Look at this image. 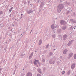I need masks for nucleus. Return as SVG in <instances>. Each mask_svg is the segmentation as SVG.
<instances>
[{
  "mask_svg": "<svg viewBox=\"0 0 76 76\" xmlns=\"http://www.w3.org/2000/svg\"><path fill=\"white\" fill-rule=\"evenodd\" d=\"M57 7L60 10H62L64 8V5H63V4H61L58 5Z\"/></svg>",
  "mask_w": 76,
  "mask_h": 76,
  "instance_id": "1",
  "label": "nucleus"
},
{
  "mask_svg": "<svg viewBox=\"0 0 76 76\" xmlns=\"http://www.w3.org/2000/svg\"><path fill=\"white\" fill-rule=\"evenodd\" d=\"M55 62L56 61H55L53 59H50L49 61V63L51 64H54Z\"/></svg>",
  "mask_w": 76,
  "mask_h": 76,
  "instance_id": "2",
  "label": "nucleus"
},
{
  "mask_svg": "<svg viewBox=\"0 0 76 76\" xmlns=\"http://www.w3.org/2000/svg\"><path fill=\"white\" fill-rule=\"evenodd\" d=\"M73 42H74V40H72L69 41L67 44L68 46H70L73 44Z\"/></svg>",
  "mask_w": 76,
  "mask_h": 76,
  "instance_id": "3",
  "label": "nucleus"
},
{
  "mask_svg": "<svg viewBox=\"0 0 76 76\" xmlns=\"http://www.w3.org/2000/svg\"><path fill=\"white\" fill-rule=\"evenodd\" d=\"M60 23L62 25L67 24V23L65 21L63 20H61Z\"/></svg>",
  "mask_w": 76,
  "mask_h": 76,
  "instance_id": "4",
  "label": "nucleus"
},
{
  "mask_svg": "<svg viewBox=\"0 0 76 76\" xmlns=\"http://www.w3.org/2000/svg\"><path fill=\"white\" fill-rule=\"evenodd\" d=\"M67 35L66 34H64L63 36V39L64 41H66V39H67Z\"/></svg>",
  "mask_w": 76,
  "mask_h": 76,
  "instance_id": "5",
  "label": "nucleus"
},
{
  "mask_svg": "<svg viewBox=\"0 0 76 76\" xmlns=\"http://www.w3.org/2000/svg\"><path fill=\"white\" fill-rule=\"evenodd\" d=\"M37 71L40 74H42V71H41V69L40 68H38L37 69Z\"/></svg>",
  "mask_w": 76,
  "mask_h": 76,
  "instance_id": "6",
  "label": "nucleus"
},
{
  "mask_svg": "<svg viewBox=\"0 0 76 76\" xmlns=\"http://www.w3.org/2000/svg\"><path fill=\"white\" fill-rule=\"evenodd\" d=\"M75 66H76V64L75 63L71 65V68L72 69H74L75 67Z\"/></svg>",
  "mask_w": 76,
  "mask_h": 76,
  "instance_id": "7",
  "label": "nucleus"
},
{
  "mask_svg": "<svg viewBox=\"0 0 76 76\" xmlns=\"http://www.w3.org/2000/svg\"><path fill=\"white\" fill-rule=\"evenodd\" d=\"M26 76H32V74L31 72H28L27 73Z\"/></svg>",
  "mask_w": 76,
  "mask_h": 76,
  "instance_id": "8",
  "label": "nucleus"
},
{
  "mask_svg": "<svg viewBox=\"0 0 76 76\" xmlns=\"http://www.w3.org/2000/svg\"><path fill=\"white\" fill-rule=\"evenodd\" d=\"M44 2H42L40 4V7L42 8V7H44Z\"/></svg>",
  "mask_w": 76,
  "mask_h": 76,
  "instance_id": "9",
  "label": "nucleus"
},
{
  "mask_svg": "<svg viewBox=\"0 0 76 76\" xmlns=\"http://www.w3.org/2000/svg\"><path fill=\"white\" fill-rule=\"evenodd\" d=\"M33 56V52H32L29 56V59H31V58H32V57Z\"/></svg>",
  "mask_w": 76,
  "mask_h": 76,
  "instance_id": "10",
  "label": "nucleus"
},
{
  "mask_svg": "<svg viewBox=\"0 0 76 76\" xmlns=\"http://www.w3.org/2000/svg\"><path fill=\"white\" fill-rule=\"evenodd\" d=\"M39 60H35V61L34 62V64H35V65H37V62H38Z\"/></svg>",
  "mask_w": 76,
  "mask_h": 76,
  "instance_id": "11",
  "label": "nucleus"
},
{
  "mask_svg": "<svg viewBox=\"0 0 76 76\" xmlns=\"http://www.w3.org/2000/svg\"><path fill=\"white\" fill-rule=\"evenodd\" d=\"M55 26H56V24H53L51 26V28L52 29H54V28H55Z\"/></svg>",
  "mask_w": 76,
  "mask_h": 76,
  "instance_id": "12",
  "label": "nucleus"
},
{
  "mask_svg": "<svg viewBox=\"0 0 76 76\" xmlns=\"http://www.w3.org/2000/svg\"><path fill=\"white\" fill-rule=\"evenodd\" d=\"M32 12V10H30L27 11V14H30Z\"/></svg>",
  "mask_w": 76,
  "mask_h": 76,
  "instance_id": "13",
  "label": "nucleus"
},
{
  "mask_svg": "<svg viewBox=\"0 0 76 76\" xmlns=\"http://www.w3.org/2000/svg\"><path fill=\"white\" fill-rule=\"evenodd\" d=\"M67 50H64L63 54H66V52L67 51Z\"/></svg>",
  "mask_w": 76,
  "mask_h": 76,
  "instance_id": "14",
  "label": "nucleus"
},
{
  "mask_svg": "<svg viewBox=\"0 0 76 76\" xmlns=\"http://www.w3.org/2000/svg\"><path fill=\"white\" fill-rule=\"evenodd\" d=\"M42 44V40L40 39L39 42V44L40 45Z\"/></svg>",
  "mask_w": 76,
  "mask_h": 76,
  "instance_id": "15",
  "label": "nucleus"
},
{
  "mask_svg": "<svg viewBox=\"0 0 76 76\" xmlns=\"http://www.w3.org/2000/svg\"><path fill=\"white\" fill-rule=\"evenodd\" d=\"M67 28V26H64L62 27V29L63 30H65Z\"/></svg>",
  "mask_w": 76,
  "mask_h": 76,
  "instance_id": "16",
  "label": "nucleus"
},
{
  "mask_svg": "<svg viewBox=\"0 0 76 76\" xmlns=\"http://www.w3.org/2000/svg\"><path fill=\"white\" fill-rule=\"evenodd\" d=\"M73 53H70L69 55V57H72L73 56Z\"/></svg>",
  "mask_w": 76,
  "mask_h": 76,
  "instance_id": "17",
  "label": "nucleus"
},
{
  "mask_svg": "<svg viewBox=\"0 0 76 76\" xmlns=\"http://www.w3.org/2000/svg\"><path fill=\"white\" fill-rule=\"evenodd\" d=\"M71 73V70H69L67 72V75H70Z\"/></svg>",
  "mask_w": 76,
  "mask_h": 76,
  "instance_id": "18",
  "label": "nucleus"
},
{
  "mask_svg": "<svg viewBox=\"0 0 76 76\" xmlns=\"http://www.w3.org/2000/svg\"><path fill=\"white\" fill-rule=\"evenodd\" d=\"M13 7H12L11 9H10L9 10V12L10 13L11 12V11L13 10Z\"/></svg>",
  "mask_w": 76,
  "mask_h": 76,
  "instance_id": "19",
  "label": "nucleus"
},
{
  "mask_svg": "<svg viewBox=\"0 0 76 76\" xmlns=\"http://www.w3.org/2000/svg\"><path fill=\"white\" fill-rule=\"evenodd\" d=\"M65 4L67 6H69V4H70V3L69 2H66Z\"/></svg>",
  "mask_w": 76,
  "mask_h": 76,
  "instance_id": "20",
  "label": "nucleus"
},
{
  "mask_svg": "<svg viewBox=\"0 0 76 76\" xmlns=\"http://www.w3.org/2000/svg\"><path fill=\"white\" fill-rule=\"evenodd\" d=\"M49 55L50 56H53V52H50L49 53Z\"/></svg>",
  "mask_w": 76,
  "mask_h": 76,
  "instance_id": "21",
  "label": "nucleus"
},
{
  "mask_svg": "<svg viewBox=\"0 0 76 76\" xmlns=\"http://www.w3.org/2000/svg\"><path fill=\"white\" fill-rule=\"evenodd\" d=\"M42 61L43 63H45V60L44 58L42 59Z\"/></svg>",
  "mask_w": 76,
  "mask_h": 76,
  "instance_id": "22",
  "label": "nucleus"
},
{
  "mask_svg": "<svg viewBox=\"0 0 76 76\" xmlns=\"http://www.w3.org/2000/svg\"><path fill=\"white\" fill-rule=\"evenodd\" d=\"M46 70V68H44L43 69V72H45V70Z\"/></svg>",
  "mask_w": 76,
  "mask_h": 76,
  "instance_id": "23",
  "label": "nucleus"
},
{
  "mask_svg": "<svg viewBox=\"0 0 76 76\" xmlns=\"http://www.w3.org/2000/svg\"><path fill=\"white\" fill-rule=\"evenodd\" d=\"M22 54L21 55V56H24V55H25V53H23V52H22Z\"/></svg>",
  "mask_w": 76,
  "mask_h": 76,
  "instance_id": "24",
  "label": "nucleus"
},
{
  "mask_svg": "<svg viewBox=\"0 0 76 76\" xmlns=\"http://www.w3.org/2000/svg\"><path fill=\"white\" fill-rule=\"evenodd\" d=\"M48 46H49V45H47L46 46V48H48Z\"/></svg>",
  "mask_w": 76,
  "mask_h": 76,
  "instance_id": "25",
  "label": "nucleus"
},
{
  "mask_svg": "<svg viewBox=\"0 0 76 76\" xmlns=\"http://www.w3.org/2000/svg\"><path fill=\"white\" fill-rule=\"evenodd\" d=\"M72 22L73 23H76V20H73V21H72Z\"/></svg>",
  "mask_w": 76,
  "mask_h": 76,
  "instance_id": "26",
  "label": "nucleus"
},
{
  "mask_svg": "<svg viewBox=\"0 0 76 76\" xmlns=\"http://www.w3.org/2000/svg\"><path fill=\"white\" fill-rule=\"evenodd\" d=\"M64 73H65V71L62 72H61L62 75H64Z\"/></svg>",
  "mask_w": 76,
  "mask_h": 76,
  "instance_id": "27",
  "label": "nucleus"
},
{
  "mask_svg": "<svg viewBox=\"0 0 76 76\" xmlns=\"http://www.w3.org/2000/svg\"><path fill=\"white\" fill-rule=\"evenodd\" d=\"M1 14H3V11H1L0 12V15H1Z\"/></svg>",
  "mask_w": 76,
  "mask_h": 76,
  "instance_id": "28",
  "label": "nucleus"
},
{
  "mask_svg": "<svg viewBox=\"0 0 76 76\" xmlns=\"http://www.w3.org/2000/svg\"><path fill=\"white\" fill-rule=\"evenodd\" d=\"M52 37H53V38H55V37H56V35H52Z\"/></svg>",
  "mask_w": 76,
  "mask_h": 76,
  "instance_id": "29",
  "label": "nucleus"
},
{
  "mask_svg": "<svg viewBox=\"0 0 76 76\" xmlns=\"http://www.w3.org/2000/svg\"><path fill=\"white\" fill-rule=\"evenodd\" d=\"M74 20H73L72 19H70V21H71V22H73Z\"/></svg>",
  "mask_w": 76,
  "mask_h": 76,
  "instance_id": "30",
  "label": "nucleus"
},
{
  "mask_svg": "<svg viewBox=\"0 0 76 76\" xmlns=\"http://www.w3.org/2000/svg\"><path fill=\"white\" fill-rule=\"evenodd\" d=\"M14 71V73H13V75H15V72H16V70H15Z\"/></svg>",
  "mask_w": 76,
  "mask_h": 76,
  "instance_id": "31",
  "label": "nucleus"
},
{
  "mask_svg": "<svg viewBox=\"0 0 76 76\" xmlns=\"http://www.w3.org/2000/svg\"><path fill=\"white\" fill-rule=\"evenodd\" d=\"M70 13V11H68L66 12V14H67L68 13Z\"/></svg>",
  "mask_w": 76,
  "mask_h": 76,
  "instance_id": "32",
  "label": "nucleus"
},
{
  "mask_svg": "<svg viewBox=\"0 0 76 76\" xmlns=\"http://www.w3.org/2000/svg\"><path fill=\"white\" fill-rule=\"evenodd\" d=\"M56 48V46L55 45H54L52 47V48Z\"/></svg>",
  "mask_w": 76,
  "mask_h": 76,
  "instance_id": "33",
  "label": "nucleus"
},
{
  "mask_svg": "<svg viewBox=\"0 0 76 76\" xmlns=\"http://www.w3.org/2000/svg\"><path fill=\"white\" fill-rule=\"evenodd\" d=\"M37 76H41V75H40V74H38Z\"/></svg>",
  "mask_w": 76,
  "mask_h": 76,
  "instance_id": "34",
  "label": "nucleus"
},
{
  "mask_svg": "<svg viewBox=\"0 0 76 76\" xmlns=\"http://www.w3.org/2000/svg\"><path fill=\"white\" fill-rule=\"evenodd\" d=\"M61 10H58V11H57V12H58V13H60V12H61Z\"/></svg>",
  "mask_w": 76,
  "mask_h": 76,
  "instance_id": "35",
  "label": "nucleus"
},
{
  "mask_svg": "<svg viewBox=\"0 0 76 76\" xmlns=\"http://www.w3.org/2000/svg\"><path fill=\"white\" fill-rule=\"evenodd\" d=\"M73 15L74 16H75V15H76V14H75V12H73Z\"/></svg>",
  "mask_w": 76,
  "mask_h": 76,
  "instance_id": "36",
  "label": "nucleus"
},
{
  "mask_svg": "<svg viewBox=\"0 0 76 76\" xmlns=\"http://www.w3.org/2000/svg\"><path fill=\"white\" fill-rule=\"evenodd\" d=\"M60 59H62V56H60Z\"/></svg>",
  "mask_w": 76,
  "mask_h": 76,
  "instance_id": "37",
  "label": "nucleus"
},
{
  "mask_svg": "<svg viewBox=\"0 0 76 76\" xmlns=\"http://www.w3.org/2000/svg\"><path fill=\"white\" fill-rule=\"evenodd\" d=\"M0 25H1V26L2 27H3V25H2V23H1L0 24Z\"/></svg>",
  "mask_w": 76,
  "mask_h": 76,
  "instance_id": "38",
  "label": "nucleus"
},
{
  "mask_svg": "<svg viewBox=\"0 0 76 76\" xmlns=\"http://www.w3.org/2000/svg\"><path fill=\"white\" fill-rule=\"evenodd\" d=\"M2 69H2V68H1V69H0V71H1V70H2Z\"/></svg>",
  "mask_w": 76,
  "mask_h": 76,
  "instance_id": "39",
  "label": "nucleus"
},
{
  "mask_svg": "<svg viewBox=\"0 0 76 76\" xmlns=\"http://www.w3.org/2000/svg\"><path fill=\"white\" fill-rule=\"evenodd\" d=\"M4 50H5V52H6V48H4Z\"/></svg>",
  "mask_w": 76,
  "mask_h": 76,
  "instance_id": "40",
  "label": "nucleus"
},
{
  "mask_svg": "<svg viewBox=\"0 0 76 76\" xmlns=\"http://www.w3.org/2000/svg\"><path fill=\"white\" fill-rule=\"evenodd\" d=\"M39 11H41V9L40 8H39Z\"/></svg>",
  "mask_w": 76,
  "mask_h": 76,
  "instance_id": "41",
  "label": "nucleus"
},
{
  "mask_svg": "<svg viewBox=\"0 0 76 76\" xmlns=\"http://www.w3.org/2000/svg\"><path fill=\"white\" fill-rule=\"evenodd\" d=\"M10 27H8V29H10Z\"/></svg>",
  "mask_w": 76,
  "mask_h": 76,
  "instance_id": "42",
  "label": "nucleus"
},
{
  "mask_svg": "<svg viewBox=\"0 0 76 76\" xmlns=\"http://www.w3.org/2000/svg\"><path fill=\"white\" fill-rule=\"evenodd\" d=\"M38 3H39V0H38V1H37Z\"/></svg>",
  "mask_w": 76,
  "mask_h": 76,
  "instance_id": "43",
  "label": "nucleus"
},
{
  "mask_svg": "<svg viewBox=\"0 0 76 76\" xmlns=\"http://www.w3.org/2000/svg\"><path fill=\"white\" fill-rule=\"evenodd\" d=\"M37 63H38L39 64V61L38 62H37Z\"/></svg>",
  "mask_w": 76,
  "mask_h": 76,
  "instance_id": "44",
  "label": "nucleus"
},
{
  "mask_svg": "<svg viewBox=\"0 0 76 76\" xmlns=\"http://www.w3.org/2000/svg\"><path fill=\"white\" fill-rule=\"evenodd\" d=\"M37 33H35V34H36V35H37Z\"/></svg>",
  "mask_w": 76,
  "mask_h": 76,
  "instance_id": "45",
  "label": "nucleus"
},
{
  "mask_svg": "<svg viewBox=\"0 0 76 76\" xmlns=\"http://www.w3.org/2000/svg\"><path fill=\"white\" fill-rule=\"evenodd\" d=\"M22 16H21V17H20V19H22Z\"/></svg>",
  "mask_w": 76,
  "mask_h": 76,
  "instance_id": "46",
  "label": "nucleus"
},
{
  "mask_svg": "<svg viewBox=\"0 0 76 76\" xmlns=\"http://www.w3.org/2000/svg\"><path fill=\"white\" fill-rule=\"evenodd\" d=\"M16 69H17V67L15 68V71L16 70Z\"/></svg>",
  "mask_w": 76,
  "mask_h": 76,
  "instance_id": "47",
  "label": "nucleus"
},
{
  "mask_svg": "<svg viewBox=\"0 0 76 76\" xmlns=\"http://www.w3.org/2000/svg\"><path fill=\"white\" fill-rule=\"evenodd\" d=\"M73 28H74V29H76V28H75V27H73Z\"/></svg>",
  "mask_w": 76,
  "mask_h": 76,
  "instance_id": "48",
  "label": "nucleus"
},
{
  "mask_svg": "<svg viewBox=\"0 0 76 76\" xmlns=\"http://www.w3.org/2000/svg\"><path fill=\"white\" fill-rule=\"evenodd\" d=\"M21 16H22V15H23V14L22 13L21 14Z\"/></svg>",
  "mask_w": 76,
  "mask_h": 76,
  "instance_id": "49",
  "label": "nucleus"
},
{
  "mask_svg": "<svg viewBox=\"0 0 76 76\" xmlns=\"http://www.w3.org/2000/svg\"><path fill=\"white\" fill-rule=\"evenodd\" d=\"M54 33H55L56 32V31H53Z\"/></svg>",
  "mask_w": 76,
  "mask_h": 76,
  "instance_id": "50",
  "label": "nucleus"
},
{
  "mask_svg": "<svg viewBox=\"0 0 76 76\" xmlns=\"http://www.w3.org/2000/svg\"><path fill=\"white\" fill-rule=\"evenodd\" d=\"M4 61H5V60H4V61H3V63H4Z\"/></svg>",
  "mask_w": 76,
  "mask_h": 76,
  "instance_id": "51",
  "label": "nucleus"
},
{
  "mask_svg": "<svg viewBox=\"0 0 76 76\" xmlns=\"http://www.w3.org/2000/svg\"><path fill=\"white\" fill-rule=\"evenodd\" d=\"M12 26H15V25H14V24H12Z\"/></svg>",
  "mask_w": 76,
  "mask_h": 76,
  "instance_id": "52",
  "label": "nucleus"
},
{
  "mask_svg": "<svg viewBox=\"0 0 76 76\" xmlns=\"http://www.w3.org/2000/svg\"><path fill=\"white\" fill-rule=\"evenodd\" d=\"M15 54L14 55L13 57H15Z\"/></svg>",
  "mask_w": 76,
  "mask_h": 76,
  "instance_id": "53",
  "label": "nucleus"
},
{
  "mask_svg": "<svg viewBox=\"0 0 76 76\" xmlns=\"http://www.w3.org/2000/svg\"><path fill=\"white\" fill-rule=\"evenodd\" d=\"M35 53H37V51H36H36H35Z\"/></svg>",
  "mask_w": 76,
  "mask_h": 76,
  "instance_id": "54",
  "label": "nucleus"
},
{
  "mask_svg": "<svg viewBox=\"0 0 76 76\" xmlns=\"http://www.w3.org/2000/svg\"><path fill=\"white\" fill-rule=\"evenodd\" d=\"M61 1V2L62 1H61H61Z\"/></svg>",
  "mask_w": 76,
  "mask_h": 76,
  "instance_id": "55",
  "label": "nucleus"
},
{
  "mask_svg": "<svg viewBox=\"0 0 76 76\" xmlns=\"http://www.w3.org/2000/svg\"><path fill=\"white\" fill-rule=\"evenodd\" d=\"M14 34H16V32H14Z\"/></svg>",
  "mask_w": 76,
  "mask_h": 76,
  "instance_id": "56",
  "label": "nucleus"
},
{
  "mask_svg": "<svg viewBox=\"0 0 76 76\" xmlns=\"http://www.w3.org/2000/svg\"><path fill=\"white\" fill-rule=\"evenodd\" d=\"M59 37H61V35H59Z\"/></svg>",
  "mask_w": 76,
  "mask_h": 76,
  "instance_id": "57",
  "label": "nucleus"
},
{
  "mask_svg": "<svg viewBox=\"0 0 76 76\" xmlns=\"http://www.w3.org/2000/svg\"><path fill=\"white\" fill-rule=\"evenodd\" d=\"M12 31V29L11 30V31Z\"/></svg>",
  "mask_w": 76,
  "mask_h": 76,
  "instance_id": "58",
  "label": "nucleus"
},
{
  "mask_svg": "<svg viewBox=\"0 0 76 76\" xmlns=\"http://www.w3.org/2000/svg\"><path fill=\"white\" fill-rule=\"evenodd\" d=\"M15 67H17L16 65H15Z\"/></svg>",
  "mask_w": 76,
  "mask_h": 76,
  "instance_id": "59",
  "label": "nucleus"
},
{
  "mask_svg": "<svg viewBox=\"0 0 76 76\" xmlns=\"http://www.w3.org/2000/svg\"><path fill=\"white\" fill-rule=\"evenodd\" d=\"M30 5H31V6H32V4H31Z\"/></svg>",
  "mask_w": 76,
  "mask_h": 76,
  "instance_id": "60",
  "label": "nucleus"
},
{
  "mask_svg": "<svg viewBox=\"0 0 76 76\" xmlns=\"http://www.w3.org/2000/svg\"><path fill=\"white\" fill-rule=\"evenodd\" d=\"M54 50H56V49H54Z\"/></svg>",
  "mask_w": 76,
  "mask_h": 76,
  "instance_id": "61",
  "label": "nucleus"
},
{
  "mask_svg": "<svg viewBox=\"0 0 76 76\" xmlns=\"http://www.w3.org/2000/svg\"><path fill=\"white\" fill-rule=\"evenodd\" d=\"M36 50H37V51H38V49H37Z\"/></svg>",
  "mask_w": 76,
  "mask_h": 76,
  "instance_id": "62",
  "label": "nucleus"
},
{
  "mask_svg": "<svg viewBox=\"0 0 76 76\" xmlns=\"http://www.w3.org/2000/svg\"><path fill=\"white\" fill-rule=\"evenodd\" d=\"M15 20H16V19H15Z\"/></svg>",
  "mask_w": 76,
  "mask_h": 76,
  "instance_id": "63",
  "label": "nucleus"
},
{
  "mask_svg": "<svg viewBox=\"0 0 76 76\" xmlns=\"http://www.w3.org/2000/svg\"><path fill=\"white\" fill-rule=\"evenodd\" d=\"M61 70H62V69H61Z\"/></svg>",
  "mask_w": 76,
  "mask_h": 76,
  "instance_id": "64",
  "label": "nucleus"
}]
</instances>
